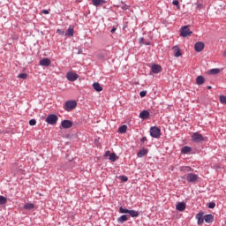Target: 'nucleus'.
I'll use <instances>...</instances> for the list:
<instances>
[{
	"label": "nucleus",
	"mask_w": 226,
	"mask_h": 226,
	"mask_svg": "<svg viewBox=\"0 0 226 226\" xmlns=\"http://www.w3.org/2000/svg\"><path fill=\"white\" fill-rule=\"evenodd\" d=\"M192 34H193V32H192L190 30V26H185L181 27V29H180V36H182L183 38L191 36Z\"/></svg>",
	"instance_id": "1"
},
{
	"label": "nucleus",
	"mask_w": 226,
	"mask_h": 226,
	"mask_svg": "<svg viewBox=\"0 0 226 226\" xmlns=\"http://www.w3.org/2000/svg\"><path fill=\"white\" fill-rule=\"evenodd\" d=\"M192 137V142H204V140H206V138H204V136H202V134L199 133V132H193Z\"/></svg>",
	"instance_id": "2"
},
{
	"label": "nucleus",
	"mask_w": 226,
	"mask_h": 226,
	"mask_svg": "<svg viewBox=\"0 0 226 226\" xmlns=\"http://www.w3.org/2000/svg\"><path fill=\"white\" fill-rule=\"evenodd\" d=\"M185 177L186 181H188V183H192V185H195V183L199 181V175L197 174L188 173Z\"/></svg>",
	"instance_id": "3"
},
{
	"label": "nucleus",
	"mask_w": 226,
	"mask_h": 226,
	"mask_svg": "<svg viewBox=\"0 0 226 226\" xmlns=\"http://www.w3.org/2000/svg\"><path fill=\"white\" fill-rule=\"evenodd\" d=\"M162 130L160 128L154 126L150 128V135L151 137H154V139H159L161 135Z\"/></svg>",
	"instance_id": "4"
},
{
	"label": "nucleus",
	"mask_w": 226,
	"mask_h": 226,
	"mask_svg": "<svg viewBox=\"0 0 226 226\" xmlns=\"http://www.w3.org/2000/svg\"><path fill=\"white\" fill-rule=\"evenodd\" d=\"M75 107H77L76 101H67L65 102L64 109L67 110V112H70V110H73Z\"/></svg>",
	"instance_id": "5"
},
{
	"label": "nucleus",
	"mask_w": 226,
	"mask_h": 226,
	"mask_svg": "<svg viewBox=\"0 0 226 226\" xmlns=\"http://www.w3.org/2000/svg\"><path fill=\"white\" fill-rule=\"evenodd\" d=\"M58 117L55 114L49 115L46 118V123L48 124L54 125L56 123H57Z\"/></svg>",
	"instance_id": "6"
},
{
	"label": "nucleus",
	"mask_w": 226,
	"mask_h": 226,
	"mask_svg": "<svg viewBox=\"0 0 226 226\" xmlns=\"http://www.w3.org/2000/svg\"><path fill=\"white\" fill-rule=\"evenodd\" d=\"M66 79L67 80H70V82H75L77 79H79V74L73 72H69L66 73Z\"/></svg>",
	"instance_id": "7"
},
{
	"label": "nucleus",
	"mask_w": 226,
	"mask_h": 226,
	"mask_svg": "<svg viewBox=\"0 0 226 226\" xmlns=\"http://www.w3.org/2000/svg\"><path fill=\"white\" fill-rule=\"evenodd\" d=\"M204 8V4L202 3H200L199 1L197 3H194L191 8V10L193 11L194 13H197L198 11H200Z\"/></svg>",
	"instance_id": "8"
},
{
	"label": "nucleus",
	"mask_w": 226,
	"mask_h": 226,
	"mask_svg": "<svg viewBox=\"0 0 226 226\" xmlns=\"http://www.w3.org/2000/svg\"><path fill=\"white\" fill-rule=\"evenodd\" d=\"M62 128H64V130H68V128H72L73 126V122L70 120H64L61 123Z\"/></svg>",
	"instance_id": "9"
},
{
	"label": "nucleus",
	"mask_w": 226,
	"mask_h": 226,
	"mask_svg": "<svg viewBox=\"0 0 226 226\" xmlns=\"http://www.w3.org/2000/svg\"><path fill=\"white\" fill-rule=\"evenodd\" d=\"M204 47H205L204 42H202V41H198V42H196L195 45H194V49L196 50V52H202Z\"/></svg>",
	"instance_id": "10"
},
{
	"label": "nucleus",
	"mask_w": 226,
	"mask_h": 226,
	"mask_svg": "<svg viewBox=\"0 0 226 226\" xmlns=\"http://www.w3.org/2000/svg\"><path fill=\"white\" fill-rule=\"evenodd\" d=\"M196 220L198 221V225H202L204 223V213L200 212L197 214Z\"/></svg>",
	"instance_id": "11"
},
{
	"label": "nucleus",
	"mask_w": 226,
	"mask_h": 226,
	"mask_svg": "<svg viewBox=\"0 0 226 226\" xmlns=\"http://www.w3.org/2000/svg\"><path fill=\"white\" fill-rule=\"evenodd\" d=\"M172 50L175 57H181L182 54H181V49H179V46H174L172 48Z\"/></svg>",
	"instance_id": "12"
},
{
	"label": "nucleus",
	"mask_w": 226,
	"mask_h": 226,
	"mask_svg": "<svg viewBox=\"0 0 226 226\" xmlns=\"http://www.w3.org/2000/svg\"><path fill=\"white\" fill-rule=\"evenodd\" d=\"M75 34V29L72 26H70L69 28L67 29L64 36H69V37H72L73 34Z\"/></svg>",
	"instance_id": "13"
},
{
	"label": "nucleus",
	"mask_w": 226,
	"mask_h": 226,
	"mask_svg": "<svg viewBox=\"0 0 226 226\" xmlns=\"http://www.w3.org/2000/svg\"><path fill=\"white\" fill-rule=\"evenodd\" d=\"M177 211H185L186 209V204L185 202H179L176 205Z\"/></svg>",
	"instance_id": "14"
},
{
	"label": "nucleus",
	"mask_w": 226,
	"mask_h": 226,
	"mask_svg": "<svg viewBox=\"0 0 226 226\" xmlns=\"http://www.w3.org/2000/svg\"><path fill=\"white\" fill-rule=\"evenodd\" d=\"M204 82H206V79L204 78V76H198L196 78V84L198 86H202V84H204Z\"/></svg>",
	"instance_id": "15"
},
{
	"label": "nucleus",
	"mask_w": 226,
	"mask_h": 226,
	"mask_svg": "<svg viewBox=\"0 0 226 226\" xmlns=\"http://www.w3.org/2000/svg\"><path fill=\"white\" fill-rule=\"evenodd\" d=\"M41 66H50V59L43 58L40 61Z\"/></svg>",
	"instance_id": "16"
},
{
	"label": "nucleus",
	"mask_w": 226,
	"mask_h": 226,
	"mask_svg": "<svg viewBox=\"0 0 226 226\" xmlns=\"http://www.w3.org/2000/svg\"><path fill=\"white\" fill-rule=\"evenodd\" d=\"M162 72V66L159 64H154L152 66V72L154 73H160Z\"/></svg>",
	"instance_id": "17"
},
{
	"label": "nucleus",
	"mask_w": 226,
	"mask_h": 226,
	"mask_svg": "<svg viewBox=\"0 0 226 226\" xmlns=\"http://www.w3.org/2000/svg\"><path fill=\"white\" fill-rule=\"evenodd\" d=\"M93 87H94V91H97V93L103 91V87H102V85H100V83H98V82L94 83Z\"/></svg>",
	"instance_id": "18"
},
{
	"label": "nucleus",
	"mask_w": 226,
	"mask_h": 226,
	"mask_svg": "<svg viewBox=\"0 0 226 226\" xmlns=\"http://www.w3.org/2000/svg\"><path fill=\"white\" fill-rule=\"evenodd\" d=\"M94 6H103L105 0H92Z\"/></svg>",
	"instance_id": "19"
},
{
	"label": "nucleus",
	"mask_w": 226,
	"mask_h": 226,
	"mask_svg": "<svg viewBox=\"0 0 226 226\" xmlns=\"http://www.w3.org/2000/svg\"><path fill=\"white\" fill-rule=\"evenodd\" d=\"M140 119H147L149 117V112L147 110H143L139 113Z\"/></svg>",
	"instance_id": "20"
},
{
	"label": "nucleus",
	"mask_w": 226,
	"mask_h": 226,
	"mask_svg": "<svg viewBox=\"0 0 226 226\" xmlns=\"http://www.w3.org/2000/svg\"><path fill=\"white\" fill-rule=\"evenodd\" d=\"M146 154H147V149L143 148L142 150L138 152L137 156L138 158H143V156H146Z\"/></svg>",
	"instance_id": "21"
},
{
	"label": "nucleus",
	"mask_w": 226,
	"mask_h": 226,
	"mask_svg": "<svg viewBox=\"0 0 226 226\" xmlns=\"http://www.w3.org/2000/svg\"><path fill=\"white\" fill-rule=\"evenodd\" d=\"M129 215L132 216V218H139V215H140L139 211L136 210H129Z\"/></svg>",
	"instance_id": "22"
},
{
	"label": "nucleus",
	"mask_w": 226,
	"mask_h": 226,
	"mask_svg": "<svg viewBox=\"0 0 226 226\" xmlns=\"http://www.w3.org/2000/svg\"><path fill=\"white\" fill-rule=\"evenodd\" d=\"M118 223H124V222H128V215H121L117 218Z\"/></svg>",
	"instance_id": "23"
},
{
	"label": "nucleus",
	"mask_w": 226,
	"mask_h": 226,
	"mask_svg": "<svg viewBox=\"0 0 226 226\" xmlns=\"http://www.w3.org/2000/svg\"><path fill=\"white\" fill-rule=\"evenodd\" d=\"M204 220H205V222H206L207 223H213L214 218H213V215H206L204 216Z\"/></svg>",
	"instance_id": "24"
},
{
	"label": "nucleus",
	"mask_w": 226,
	"mask_h": 226,
	"mask_svg": "<svg viewBox=\"0 0 226 226\" xmlns=\"http://www.w3.org/2000/svg\"><path fill=\"white\" fill-rule=\"evenodd\" d=\"M24 209H26V210L34 209V204H33V203H26L24 206Z\"/></svg>",
	"instance_id": "25"
},
{
	"label": "nucleus",
	"mask_w": 226,
	"mask_h": 226,
	"mask_svg": "<svg viewBox=\"0 0 226 226\" xmlns=\"http://www.w3.org/2000/svg\"><path fill=\"white\" fill-rule=\"evenodd\" d=\"M126 130H128V126H126V125H121L118 128L119 133H126Z\"/></svg>",
	"instance_id": "26"
},
{
	"label": "nucleus",
	"mask_w": 226,
	"mask_h": 226,
	"mask_svg": "<svg viewBox=\"0 0 226 226\" xmlns=\"http://www.w3.org/2000/svg\"><path fill=\"white\" fill-rule=\"evenodd\" d=\"M181 151L184 154H188V153H190V151H192V148L190 147H182Z\"/></svg>",
	"instance_id": "27"
},
{
	"label": "nucleus",
	"mask_w": 226,
	"mask_h": 226,
	"mask_svg": "<svg viewBox=\"0 0 226 226\" xmlns=\"http://www.w3.org/2000/svg\"><path fill=\"white\" fill-rule=\"evenodd\" d=\"M209 75H218L220 73V69H212L208 72Z\"/></svg>",
	"instance_id": "28"
},
{
	"label": "nucleus",
	"mask_w": 226,
	"mask_h": 226,
	"mask_svg": "<svg viewBox=\"0 0 226 226\" xmlns=\"http://www.w3.org/2000/svg\"><path fill=\"white\" fill-rule=\"evenodd\" d=\"M8 202V199L4 196H0V206H3Z\"/></svg>",
	"instance_id": "29"
},
{
	"label": "nucleus",
	"mask_w": 226,
	"mask_h": 226,
	"mask_svg": "<svg viewBox=\"0 0 226 226\" xmlns=\"http://www.w3.org/2000/svg\"><path fill=\"white\" fill-rule=\"evenodd\" d=\"M109 160H110V162H116L117 160V155L115 153L109 154Z\"/></svg>",
	"instance_id": "30"
},
{
	"label": "nucleus",
	"mask_w": 226,
	"mask_h": 226,
	"mask_svg": "<svg viewBox=\"0 0 226 226\" xmlns=\"http://www.w3.org/2000/svg\"><path fill=\"white\" fill-rule=\"evenodd\" d=\"M14 174H24V170L22 169H18L17 166H13Z\"/></svg>",
	"instance_id": "31"
},
{
	"label": "nucleus",
	"mask_w": 226,
	"mask_h": 226,
	"mask_svg": "<svg viewBox=\"0 0 226 226\" xmlns=\"http://www.w3.org/2000/svg\"><path fill=\"white\" fill-rule=\"evenodd\" d=\"M119 213H121L122 215H124V214H128L130 213V210L126 209V208H124L123 207H119Z\"/></svg>",
	"instance_id": "32"
},
{
	"label": "nucleus",
	"mask_w": 226,
	"mask_h": 226,
	"mask_svg": "<svg viewBox=\"0 0 226 226\" xmlns=\"http://www.w3.org/2000/svg\"><path fill=\"white\" fill-rule=\"evenodd\" d=\"M220 102L226 105V96L225 95H220L219 97Z\"/></svg>",
	"instance_id": "33"
},
{
	"label": "nucleus",
	"mask_w": 226,
	"mask_h": 226,
	"mask_svg": "<svg viewBox=\"0 0 226 226\" xmlns=\"http://www.w3.org/2000/svg\"><path fill=\"white\" fill-rule=\"evenodd\" d=\"M172 4L177 6V10H180L181 5H179V0H173Z\"/></svg>",
	"instance_id": "34"
},
{
	"label": "nucleus",
	"mask_w": 226,
	"mask_h": 226,
	"mask_svg": "<svg viewBox=\"0 0 226 226\" xmlns=\"http://www.w3.org/2000/svg\"><path fill=\"white\" fill-rule=\"evenodd\" d=\"M18 78L26 80V79H27V73H20L19 74Z\"/></svg>",
	"instance_id": "35"
},
{
	"label": "nucleus",
	"mask_w": 226,
	"mask_h": 226,
	"mask_svg": "<svg viewBox=\"0 0 226 226\" xmlns=\"http://www.w3.org/2000/svg\"><path fill=\"white\" fill-rule=\"evenodd\" d=\"M56 34H60V36H64V34H65L64 30H63V29H57Z\"/></svg>",
	"instance_id": "36"
},
{
	"label": "nucleus",
	"mask_w": 226,
	"mask_h": 226,
	"mask_svg": "<svg viewBox=\"0 0 226 226\" xmlns=\"http://www.w3.org/2000/svg\"><path fill=\"white\" fill-rule=\"evenodd\" d=\"M29 124L30 126H36V119H31Z\"/></svg>",
	"instance_id": "37"
},
{
	"label": "nucleus",
	"mask_w": 226,
	"mask_h": 226,
	"mask_svg": "<svg viewBox=\"0 0 226 226\" xmlns=\"http://www.w3.org/2000/svg\"><path fill=\"white\" fill-rule=\"evenodd\" d=\"M120 179L122 181V183H126V181H128V177L126 176H121Z\"/></svg>",
	"instance_id": "38"
},
{
	"label": "nucleus",
	"mask_w": 226,
	"mask_h": 226,
	"mask_svg": "<svg viewBox=\"0 0 226 226\" xmlns=\"http://www.w3.org/2000/svg\"><path fill=\"white\" fill-rule=\"evenodd\" d=\"M146 94H147V91H141V92L139 93L140 98H144V97L146 96Z\"/></svg>",
	"instance_id": "39"
},
{
	"label": "nucleus",
	"mask_w": 226,
	"mask_h": 226,
	"mask_svg": "<svg viewBox=\"0 0 226 226\" xmlns=\"http://www.w3.org/2000/svg\"><path fill=\"white\" fill-rule=\"evenodd\" d=\"M215 206H216V204H215V202H210V203L208 204V207H209L210 209H214V207H215Z\"/></svg>",
	"instance_id": "40"
},
{
	"label": "nucleus",
	"mask_w": 226,
	"mask_h": 226,
	"mask_svg": "<svg viewBox=\"0 0 226 226\" xmlns=\"http://www.w3.org/2000/svg\"><path fill=\"white\" fill-rule=\"evenodd\" d=\"M187 170V171L190 172V170H192V168H190V167H188V166H187V167H182V168H181V170Z\"/></svg>",
	"instance_id": "41"
},
{
	"label": "nucleus",
	"mask_w": 226,
	"mask_h": 226,
	"mask_svg": "<svg viewBox=\"0 0 226 226\" xmlns=\"http://www.w3.org/2000/svg\"><path fill=\"white\" fill-rule=\"evenodd\" d=\"M41 13H43L44 15H49V13H50V11L48 10H42Z\"/></svg>",
	"instance_id": "42"
},
{
	"label": "nucleus",
	"mask_w": 226,
	"mask_h": 226,
	"mask_svg": "<svg viewBox=\"0 0 226 226\" xmlns=\"http://www.w3.org/2000/svg\"><path fill=\"white\" fill-rule=\"evenodd\" d=\"M122 10H130V6H128V5H124V6L122 7Z\"/></svg>",
	"instance_id": "43"
},
{
	"label": "nucleus",
	"mask_w": 226,
	"mask_h": 226,
	"mask_svg": "<svg viewBox=\"0 0 226 226\" xmlns=\"http://www.w3.org/2000/svg\"><path fill=\"white\" fill-rule=\"evenodd\" d=\"M110 154H110V151H107V152L105 153L104 156H106V157H107V156H109V157H110Z\"/></svg>",
	"instance_id": "44"
},
{
	"label": "nucleus",
	"mask_w": 226,
	"mask_h": 226,
	"mask_svg": "<svg viewBox=\"0 0 226 226\" xmlns=\"http://www.w3.org/2000/svg\"><path fill=\"white\" fill-rule=\"evenodd\" d=\"M146 140H147V137L141 138V142H146Z\"/></svg>",
	"instance_id": "45"
},
{
	"label": "nucleus",
	"mask_w": 226,
	"mask_h": 226,
	"mask_svg": "<svg viewBox=\"0 0 226 226\" xmlns=\"http://www.w3.org/2000/svg\"><path fill=\"white\" fill-rule=\"evenodd\" d=\"M139 43H141L142 45H144V38H141L140 40H139Z\"/></svg>",
	"instance_id": "46"
},
{
	"label": "nucleus",
	"mask_w": 226,
	"mask_h": 226,
	"mask_svg": "<svg viewBox=\"0 0 226 226\" xmlns=\"http://www.w3.org/2000/svg\"><path fill=\"white\" fill-rule=\"evenodd\" d=\"M110 33H112V34H114V33H116V28H112Z\"/></svg>",
	"instance_id": "47"
},
{
	"label": "nucleus",
	"mask_w": 226,
	"mask_h": 226,
	"mask_svg": "<svg viewBox=\"0 0 226 226\" xmlns=\"http://www.w3.org/2000/svg\"><path fill=\"white\" fill-rule=\"evenodd\" d=\"M143 45H151V43L150 42H144Z\"/></svg>",
	"instance_id": "48"
},
{
	"label": "nucleus",
	"mask_w": 226,
	"mask_h": 226,
	"mask_svg": "<svg viewBox=\"0 0 226 226\" xmlns=\"http://www.w3.org/2000/svg\"><path fill=\"white\" fill-rule=\"evenodd\" d=\"M207 89H212V87L211 86H207Z\"/></svg>",
	"instance_id": "49"
},
{
	"label": "nucleus",
	"mask_w": 226,
	"mask_h": 226,
	"mask_svg": "<svg viewBox=\"0 0 226 226\" xmlns=\"http://www.w3.org/2000/svg\"><path fill=\"white\" fill-rule=\"evenodd\" d=\"M223 56H225V57H226V50L223 52Z\"/></svg>",
	"instance_id": "50"
}]
</instances>
